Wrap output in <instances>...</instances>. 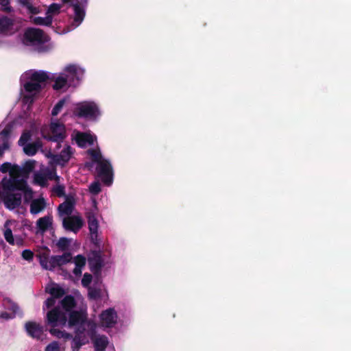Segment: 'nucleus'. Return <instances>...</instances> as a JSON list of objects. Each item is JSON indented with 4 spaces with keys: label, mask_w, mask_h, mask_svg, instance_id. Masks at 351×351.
<instances>
[{
    "label": "nucleus",
    "mask_w": 351,
    "mask_h": 351,
    "mask_svg": "<svg viewBox=\"0 0 351 351\" xmlns=\"http://www.w3.org/2000/svg\"><path fill=\"white\" fill-rule=\"evenodd\" d=\"M61 5L58 3H52L50 5L47 10L46 15L51 19V22H53V19L55 16L59 14L60 12Z\"/></svg>",
    "instance_id": "nucleus-31"
},
{
    "label": "nucleus",
    "mask_w": 351,
    "mask_h": 351,
    "mask_svg": "<svg viewBox=\"0 0 351 351\" xmlns=\"http://www.w3.org/2000/svg\"><path fill=\"white\" fill-rule=\"evenodd\" d=\"M71 138L72 140L75 141L77 145L81 147L93 145L97 140L95 135L90 132H80L77 130L73 132Z\"/></svg>",
    "instance_id": "nucleus-15"
},
{
    "label": "nucleus",
    "mask_w": 351,
    "mask_h": 351,
    "mask_svg": "<svg viewBox=\"0 0 351 351\" xmlns=\"http://www.w3.org/2000/svg\"><path fill=\"white\" fill-rule=\"evenodd\" d=\"M35 165V160H29L25 162L23 168L10 162L1 165L0 171L9 173V177H4L0 182V197L8 208L14 209L21 204V194L14 193L16 190L23 193L25 201L32 198L33 192L27 185L25 179L34 169Z\"/></svg>",
    "instance_id": "nucleus-2"
},
{
    "label": "nucleus",
    "mask_w": 351,
    "mask_h": 351,
    "mask_svg": "<svg viewBox=\"0 0 351 351\" xmlns=\"http://www.w3.org/2000/svg\"><path fill=\"white\" fill-rule=\"evenodd\" d=\"M65 230L77 232L84 226V220L80 213L75 212L72 215L66 216L62 219Z\"/></svg>",
    "instance_id": "nucleus-12"
},
{
    "label": "nucleus",
    "mask_w": 351,
    "mask_h": 351,
    "mask_svg": "<svg viewBox=\"0 0 351 351\" xmlns=\"http://www.w3.org/2000/svg\"><path fill=\"white\" fill-rule=\"evenodd\" d=\"M9 308L10 309V312H4L1 314L0 317L9 319L13 318L17 314V310L19 309L18 306L12 303L9 304Z\"/></svg>",
    "instance_id": "nucleus-34"
},
{
    "label": "nucleus",
    "mask_w": 351,
    "mask_h": 351,
    "mask_svg": "<svg viewBox=\"0 0 351 351\" xmlns=\"http://www.w3.org/2000/svg\"><path fill=\"white\" fill-rule=\"evenodd\" d=\"M93 208L86 213V217L88 219V228L90 233L92 240H96L98 236V211L96 206V201L93 199Z\"/></svg>",
    "instance_id": "nucleus-13"
},
{
    "label": "nucleus",
    "mask_w": 351,
    "mask_h": 351,
    "mask_svg": "<svg viewBox=\"0 0 351 351\" xmlns=\"http://www.w3.org/2000/svg\"><path fill=\"white\" fill-rule=\"evenodd\" d=\"M11 125H7L1 132H0V139L3 141L2 145H0V156L3 154L5 150L9 147V138L10 136Z\"/></svg>",
    "instance_id": "nucleus-26"
},
{
    "label": "nucleus",
    "mask_w": 351,
    "mask_h": 351,
    "mask_svg": "<svg viewBox=\"0 0 351 351\" xmlns=\"http://www.w3.org/2000/svg\"><path fill=\"white\" fill-rule=\"evenodd\" d=\"M64 4L71 3L73 14L70 16L68 25L61 33H67L78 27L84 20L85 16L84 10L78 5V2L74 0H62Z\"/></svg>",
    "instance_id": "nucleus-10"
},
{
    "label": "nucleus",
    "mask_w": 351,
    "mask_h": 351,
    "mask_svg": "<svg viewBox=\"0 0 351 351\" xmlns=\"http://www.w3.org/2000/svg\"><path fill=\"white\" fill-rule=\"evenodd\" d=\"M55 179L58 181L60 178L56 175L54 169L49 170L44 167H42L40 172L34 174V182L41 186L46 185L47 180Z\"/></svg>",
    "instance_id": "nucleus-16"
},
{
    "label": "nucleus",
    "mask_w": 351,
    "mask_h": 351,
    "mask_svg": "<svg viewBox=\"0 0 351 351\" xmlns=\"http://www.w3.org/2000/svg\"><path fill=\"white\" fill-rule=\"evenodd\" d=\"M23 42L25 45L34 47L41 51H47L53 47L48 36L43 30L37 28L27 29L24 34Z\"/></svg>",
    "instance_id": "nucleus-5"
},
{
    "label": "nucleus",
    "mask_w": 351,
    "mask_h": 351,
    "mask_svg": "<svg viewBox=\"0 0 351 351\" xmlns=\"http://www.w3.org/2000/svg\"><path fill=\"white\" fill-rule=\"evenodd\" d=\"M75 205V199L73 196H69L66 198L64 202L61 204L58 207V212L62 219L66 216L72 215L74 213Z\"/></svg>",
    "instance_id": "nucleus-19"
},
{
    "label": "nucleus",
    "mask_w": 351,
    "mask_h": 351,
    "mask_svg": "<svg viewBox=\"0 0 351 351\" xmlns=\"http://www.w3.org/2000/svg\"><path fill=\"white\" fill-rule=\"evenodd\" d=\"M45 351H61L60 346L57 341H53L45 348Z\"/></svg>",
    "instance_id": "nucleus-37"
},
{
    "label": "nucleus",
    "mask_w": 351,
    "mask_h": 351,
    "mask_svg": "<svg viewBox=\"0 0 351 351\" xmlns=\"http://www.w3.org/2000/svg\"><path fill=\"white\" fill-rule=\"evenodd\" d=\"M30 21L32 23L38 25H50L51 24V19L47 16H31Z\"/></svg>",
    "instance_id": "nucleus-33"
},
{
    "label": "nucleus",
    "mask_w": 351,
    "mask_h": 351,
    "mask_svg": "<svg viewBox=\"0 0 351 351\" xmlns=\"http://www.w3.org/2000/svg\"><path fill=\"white\" fill-rule=\"evenodd\" d=\"M77 296L78 298H81V295L78 293H77Z\"/></svg>",
    "instance_id": "nucleus-44"
},
{
    "label": "nucleus",
    "mask_w": 351,
    "mask_h": 351,
    "mask_svg": "<svg viewBox=\"0 0 351 351\" xmlns=\"http://www.w3.org/2000/svg\"><path fill=\"white\" fill-rule=\"evenodd\" d=\"M46 203L43 198H38L32 200L30 204L31 213L36 215L41 212L45 208Z\"/></svg>",
    "instance_id": "nucleus-29"
},
{
    "label": "nucleus",
    "mask_w": 351,
    "mask_h": 351,
    "mask_svg": "<svg viewBox=\"0 0 351 351\" xmlns=\"http://www.w3.org/2000/svg\"><path fill=\"white\" fill-rule=\"evenodd\" d=\"M0 7L3 10H10V0H0Z\"/></svg>",
    "instance_id": "nucleus-43"
},
{
    "label": "nucleus",
    "mask_w": 351,
    "mask_h": 351,
    "mask_svg": "<svg viewBox=\"0 0 351 351\" xmlns=\"http://www.w3.org/2000/svg\"><path fill=\"white\" fill-rule=\"evenodd\" d=\"M73 113L75 117L96 121L101 117L102 111L97 103L86 100L76 103L73 106Z\"/></svg>",
    "instance_id": "nucleus-6"
},
{
    "label": "nucleus",
    "mask_w": 351,
    "mask_h": 351,
    "mask_svg": "<svg viewBox=\"0 0 351 351\" xmlns=\"http://www.w3.org/2000/svg\"><path fill=\"white\" fill-rule=\"evenodd\" d=\"M13 21L5 16H0V34H11L15 31L17 27H14Z\"/></svg>",
    "instance_id": "nucleus-24"
},
{
    "label": "nucleus",
    "mask_w": 351,
    "mask_h": 351,
    "mask_svg": "<svg viewBox=\"0 0 351 351\" xmlns=\"http://www.w3.org/2000/svg\"><path fill=\"white\" fill-rule=\"evenodd\" d=\"M52 80L53 81V88L56 90L65 91L69 86H73V85H70L63 71L62 73L53 75Z\"/></svg>",
    "instance_id": "nucleus-21"
},
{
    "label": "nucleus",
    "mask_w": 351,
    "mask_h": 351,
    "mask_svg": "<svg viewBox=\"0 0 351 351\" xmlns=\"http://www.w3.org/2000/svg\"><path fill=\"white\" fill-rule=\"evenodd\" d=\"M69 100V99L68 97H65L58 101L52 108L51 115L53 117L57 116L62 110L64 106Z\"/></svg>",
    "instance_id": "nucleus-32"
},
{
    "label": "nucleus",
    "mask_w": 351,
    "mask_h": 351,
    "mask_svg": "<svg viewBox=\"0 0 351 351\" xmlns=\"http://www.w3.org/2000/svg\"><path fill=\"white\" fill-rule=\"evenodd\" d=\"M63 306L69 313V324L70 326L76 327V337L74 343L80 347L88 342V337H93L97 328L109 332L117 325L119 317L114 308H106L99 314L97 322L87 319L86 308L80 311H73L75 306L74 298L67 295L64 298Z\"/></svg>",
    "instance_id": "nucleus-1"
},
{
    "label": "nucleus",
    "mask_w": 351,
    "mask_h": 351,
    "mask_svg": "<svg viewBox=\"0 0 351 351\" xmlns=\"http://www.w3.org/2000/svg\"><path fill=\"white\" fill-rule=\"evenodd\" d=\"M63 71L70 85L73 86L79 84L84 75V69L77 64H68L64 68Z\"/></svg>",
    "instance_id": "nucleus-11"
},
{
    "label": "nucleus",
    "mask_w": 351,
    "mask_h": 351,
    "mask_svg": "<svg viewBox=\"0 0 351 351\" xmlns=\"http://www.w3.org/2000/svg\"><path fill=\"white\" fill-rule=\"evenodd\" d=\"M56 149L59 150L57 154H52L51 152L46 154V156L50 158L49 164L52 166H64L74 154L73 148L69 145L62 144L61 142L56 144Z\"/></svg>",
    "instance_id": "nucleus-8"
},
{
    "label": "nucleus",
    "mask_w": 351,
    "mask_h": 351,
    "mask_svg": "<svg viewBox=\"0 0 351 351\" xmlns=\"http://www.w3.org/2000/svg\"><path fill=\"white\" fill-rule=\"evenodd\" d=\"M90 265L92 270L96 271L103 265V261H101V258L99 256L98 258L95 261V264L93 260L90 261Z\"/></svg>",
    "instance_id": "nucleus-40"
},
{
    "label": "nucleus",
    "mask_w": 351,
    "mask_h": 351,
    "mask_svg": "<svg viewBox=\"0 0 351 351\" xmlns=\"http://www.w3.org/2000/svg\"><path fill=\"white\" fill-rule=\"evenodd\" d=\"M41 134L43 138L60 143L66 137V130L64 125L59 120H51L49 125H45L41 129Z\"/></svg>",
    "instance_id": "nucleus-9"
},
{
    "label": "nucleus",
    "mask_w": 351,
    "mask_h": 351,
    "mask_svg": "<svg viewBox=\"0 0 351 351\" xmlns=\"http://www.w3.org/2000/svg\"><path fill=\"white\" fill-rule=\"evenodd\" d=\"M50 250L47 247L40 248L38 252L39 262L43 268L52 270L57 267L55 256H50Z\"/></svg>",
    "instance_id": "nucleus-14"
},
{
    "label": "nucleus",
    "mask_w": 351,
    "mask_h": 351,
    "mask_svg": "<svg viewBox=\"0 0 351 351\" xmlns=\"http://www.w3.org/2000/svg\"><path fill=\"white\" fill-rule=\"evenodd\" d=\"M55 257L57 267L64 265L66 263L70 262L72 259L70 253H64V254L60 256H55Z\"/></svg>",
    "instance_id": "nucleus-35"
},
{
    "label": "nucleus",
    "mask_w": 351,
    "mask_h": 351,
    "mask_svg": "<svg viewBox=\"0 0 351 351\" xmlns=\"http://www.w3.org/2000/svg\"><path fill=\"white\" fill-rule=\"evenodd\" d=\"M92 281V276L89 274H84L82 279V284L84 287H88Z\"/></svg>",
    "instance_id": "nucleus-41"
},
{
    "label": "nucleus",
    "mask_w": 351,
    "mask_h": 351,
    "mask_svg": "<svg viewBox=\"0 0 351 351\" xmlns=\"http://www.w3.org/2000/svg\"><path fill=\"white\" fill-rule=\"evenodd\" d=\"M46 290L51 295V297L45 301L43 308H49L56 304V298L61 297L64 294V291L58 285L54 283L48 285Z\"/></svg>",
    "instance_id": "nucleus-18"
},
{
    "label": "nucleus",
    "mask_w": 351,
    "mask_h": 351,
    "mask_svg": "<svg viewBox=\"0 0 351 351\" xmlns=\"http://www.w3.org/2000/svg\"><path fill=\"white\" fill-rule=\"evenodd\" d=\"M34 253L29 250H25L22 252V257L27 261H32L33 258Z\"/></svg>",
    "instance_id": "nucleus-42"
},
{
    "label": "nucleus",
    "mask_w": 351,
    "mask_h": 351,
    "mask_svg": "<svg viewBox=\"0 0 351 351\" xmlns=\"http://www.w3.org/2000/svg\"><path fill=\"white\" fill-rule=\"evenodd\" d=\"M48 76L43 71L30 70L24 73L21 78L23 88L21 96L26 104H32L40 93Z\"/></svg>",
    "instance_id": "nucleus-3"
},
{
    "label": "nucleus",
    "mask_w": 351,
    "mask_h": 351,
    "mask_svg": "<svg viewBox=\"0 0 351 351\" xmlns=\"http://www.w3.org/2000/svg\"><path fill=\"white\" fill-rule=\"evenodd\" d=\"M89 339H93L96 351H104L108 343V338L106 336L96 335V332L93 337H89Z\"/></svg>",
    "instance_id": "nucleus-25"
},
{
    "label": "nucleus",
    "mask_w": 351,
    "mask_h": 351,
    "mask_svg": "<svg viewBox=\"0 0 351 351\" xmlns=\"http://www.w3.org/2000/svg\"><path fill=\"white\" fill-rule=\"evenodd\" d=\"M12 221H7L5 223V230H4V237L7 242H8L11 245H23V239L21 237H16L14 238L11 229L9 228L10 226L12 224Z\"/></svg>",
    "instance_id": "nucleus-22"
},
{
    "label": "nucleus",
    "mask_w": 351,
    "mask_h": 351,
    "mask_svg": "<svg viewBox=\"0 0 351 351\" xmlns=\"http://www.w3.org/2000/svg\"><path fill=\"white\" fill-rule=\"evenodd\" d=\"M52 225V217L49 215L40 217L36 222L38 232H44Z\"/></svg>",
    "instance_id": "nucleus-28"
},
{
    "label": "nucleus",
    "mask_w": 351,
    "mask_h": 351,
    "mask_svg": "<svg viewBox=\"0 0 351 351\" xmlns=\"http://www.w3.org/2000/svg\"><path fill=\"white\" fill-rule=\"evenodd\" d=\"M89 191L93 194L99 193L101 191L99 183L97 182L92 183L89 186Z\"/></svg>",
    "instance_id": "nucleus-38"
},
{
    "label": "nucleus",
    "mask_w": 351,
    "mask_h": 351,
    "mask_svg": "<svg viewBox=\"0 0 351 351\" xmlns=\"http://www.w3.org/2000/svg\"><path fill=\"white\" fill-rule=\"evenodd\" d=\"M30 138V134L29 132H24L21 136L19 143L21 146L23 147L24 152L29 155L33 156L34 155L38 149L41 147V143L40 141H37L35 143H27V141Z\"/></svg>",
    "instance_id": "nucleus-17"
},
{
    "label": "nucleus",
    "mask_w": 351,
    "mask_h": 351,
    "mask_svg": "<svg viewBox=\"0 0 351 351\" xmlns=\"http://www.w3.org/2000/svg\"><path fill=\"white\" fill-rule=\"evenodd\" d=\"M73 262L75 264L73 273L76 277L79 278L82 274L83 268L86 265V258L82 255H77L73 258Z\"/></svg>",
    "instance_id": "nucleus-27"
},
{
    "label": "nucleus",
    "mask_w": 351,
    "mask_h": 351,
    "mask_svg": "<svg viewBox=\"0 0 351 351\" xmlns=\"http://www.w3.org/2000/svg\"><path fill=\"white\" fill-rule=\"evenodd\" d=\"M88 154L93 162L97 164V171L102 181L107 185L112 182L113 171L110 162L102 157L99 149H89Z\"/></svg>",
    "instance_id": "nucleus-7"
},
{
    "label": "nucleus",
    "mask_w": 351,
    "mask_h": 351,
    "mask_svg": "<svg viewBox=\"0 0 351 351\" xmlns=\"http://www.w3.org/2000/svg\"><path fill=\"white\" fill-rule=\"evenodd\" d=\"M17 1L25 7L29 14H36L40 12V8L33 5L32 0H17Z\"/></svg>",
    "instance_id": "nucleus-30"
},
{
    "label": "nucleus",
    "mask_w": 351,
    "mask_h": 351,
    "mask_svg": "<svg viewBox=\"0 0 351 351\" xmlns=\"http://www.w3.org/2000/svg\"><path fill=\"white\" fill-rule=\"evenodd\" d=\"M71 239H69L65 237L60 238L56 242V246L62 251L67 250L71 245Z\"/></svg>",
    "instance_id": "nucleus-36"
},
{
    "label": "nucleus",
    "mask_w": 351,
    "mask_h": 351,
    "mask_svg": "<svg viewBox=\"0 0 351 351\" xmlns=\"http://www.w3.org/2000/svg\"><path fill=\"white\" fill-rule=\"evenodd\" d=\"M25 329L29 336L36 339H39L43 332V326L34 322L26 323Z\"/></svg>",
    "instance_id": "nucleus-23"
},
{
    "label": "nucleus",
    "mask_w": 351,
    "mask_h": 351,
    "mask_svg": "<svg viewBox=\"0 0 351 351\" xmlns=\"http://www.w3.org/2000/svg\"><path fill=\"white\" fill-rule=\"evenodd\" d=\"M53 192L59 197L62 196L64 194V188L62 185L58 183L57 185L53 187Z\"/></svg>",
    "instance_id": "nucleus-39"
},
{
    "label": "nucleus",
    "mask_w": 351,
    "mask_h": 351,
    "mask_svg": "<svg viewBox=\"0 0 351 351\" xmlns=\"http://www.w3.org/2000/svg\"><path fill=\"white\" fill-rule=\"evenodd\" d=\"M88 297L93 300H106L108 298V291L106 287L99 283L93 287L88 288Z\"/></svg>",
    "instance_id": "nucleus-20"
},
{
    "label": "nucleus",
    "mask_w": 351,
    "mask_h": 351,
    "mask_svg": "<svg viewBox=\"0 0 351 351\" xmlns=\"http://www.w3.org/2000/svg\"><path fill=\"white\" fill-rule=\"evenodd\" d=\"M63 301L64 299L62 300L60 304L58 306L54 308L47 313V320L48 324L52 326V328L49 330L51 335L59 339L62 338L69 339L72 337L71 334L65 332L64 330H61L56 328L58 326H65L67 322L68 325H69V312H66L65 308L64 307ZM69 326L71 327L70 326ZM74 327L75 332L76 333V327ZM75 337H76V335ZM75 339V338H74L73 340ZM79 348L80 347H78L77 345L73 342V351H77Z\"/></svg>",
    "instance_id": "nucleus-4"
}]
</instances>
